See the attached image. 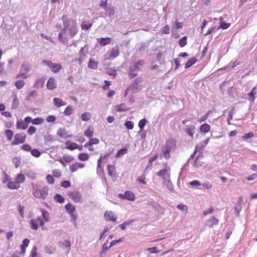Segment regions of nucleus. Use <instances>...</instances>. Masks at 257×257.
I'll return each instance as SVG.
<instances>
[{
	"label": "nucleus",
	"instance_id": "603ef678",
	"mask_svg": "<svg viewBox=\"0 0 257 257\" xmlns=\"http://www.w3.org/2000/svg\"><path fill=\"white\" fill-rule=\"evenodd\" d=\"M63 158L66 163H70L74 159V158L70 155H64Z\"/></svg>",
	"mask_w": 257,
	"mask_h": 257
},
{
	"label": "nucleus",
	"instance_id": "58836bf2",
	"mask_svg": "<svg viewBox=\"0 0 257 257\" xmlns=\"http://www.w3.org/2000/svg\"><path fill=\"white\" fill-rule=\"evenodd\" d=\"M44 81L42 78L37 79L36 81L34 87L37 88H39L43 86Z\"/></svg>",
	"mask_w": 257,
	"mask_h": 257
},
{
	"label": "nucleus",
	"instance_id": "f257e3e1",
	"mask_svg": "<svg viewBox=\"0 0 257 257\" xmlns=\"http://www.w3.org/2000/svg\"><path fill=\"white\" fill-rule=\"evenodd\" d=\"M62 20L63 21V28L61 29V31L58 34V40L62 44L69 46L68 45V39L66 35L73 37L78 32L77 24L75 21L71 19H68L66 15L62 16Z\"/></svg>",
	"mask_w": 257,
	"mask_h": 257
},
{
	"label": "nucleus",
	"instance_id": "cd10ccee",
	"mask_svg": "<svg viewBox=\"0 0 257 257\" xmlns=\"http://www.w3.org/2000/svg\"><path fill=\"white\" fill-rule=\"evenodd\" d=\"M210 129V125L207 123H204L200 126V131L201 133H207Z\"/></svg>",
	"mask_w": 257,
	"mask_h": 257
},
{
	"label": "nucleus",
	"instance_id": "dca6fc26",
	"mask_svg": "<svg viewBox=\"0 0 257 257\" xmlns=\"http://www.w3.org/2000/svg\"><path fill=\"white\" fill-rule=\"evenodd\" d=\"M65 208L67 212L69 214L75 213L76 210L75 206L71 203H67L66 204Z\"/></svg>",
	"mask_w": 257,
	"mask_h": 257
},
{
	"label": "nucleus",
	"instance_id": "423d86ee",
	"mask_svg": "<svg viewBox=\"0 0 257 257\" xmlns=\"http://www.w3.org/2000/svg\"><path fill=\"white\" fill-rule=\"evenodd\" d=\"M26 135L24 134H17L14 136V140L12 142V145L15 146L19 144H22L25 141Z\"/></svg>",
	"mask_w": 257,
	"mask_h": 257
},
{
	"label": "nucleus",
	"instance_id": "7c9ffc66",
	"mask_svg": "<svg viewBox=\"0 0 257 257\" xmlns=\"http://www.w3.org/2000/svg\"><path fill=\"white\" fill-rule=\"evenodd\" d=\"M62 66L60 64L53 63L50 69L53 72L57 73L59 72Z\"/></svg>",
	"mask_w": 257,
	"mask_h": 257
},
{
	"label": "nucleus",
	"instance_id": "b1692460",
	"mask_svg": "<svg viewBox=\"0 0 257 257\" xmlns=\"http://www.w3.org/2000/svg\"><path fill=\"white\" fill-rule=\"evenodd\" d=\"M39 223V221L38 220V217L36 219H32L31 220L30 222V224L31 227L32 229L37 230L38 228V224Z\"/></svg>",
	"mask_w": 257,
	"mask_h": 257
},
{
	"label": "nucleus",
	"instance_id": "de8ad7c7",
	"mask_svg": "<svg viewBox=\"0 0 257 257\" xmlns=\"http://www.w3.org/2000/svg\"><path fill=\"white\" fill-rule=\"evenodd\" d=\"M55 200L60 203H62L64 201V198L60 194H57L54 196Z\"/></svg>",
	"mask_w": 257,
	"mask_h": 257
},
{
	"label": "nucleus",
	"instance_id": "774afa93",
	"mask_svg": "<svg viewBox=\"0 0 257 257\" xmlns=\"http://www.w3.org/2000/svg\"><path fill=\"white\" fill-rule=\"evenodd\" d=\"M36 128L34 126L29 127L28 130V133L29 135H32L36 133Z\"/></svg>",
	"mask_w": 257,
	"mask_h": 257
},
{
	"label": "nucleus",
	"instance_id": "5fc2aeb1",
	"mask_svg": "<svg viewBox=\"0 0 257 257\" xmlns=\"http://www.w3.org/2000/svg\"><path fill=\"white\" fill-rule=\"evenodd\" d=\"M10 180V177L6 174V172H4L3 173V179L2 182L6 183Z\"/></svg>",
	"mask_w": 257,
	"mask_h": 257
},
{
	"label": "nucleus",
	"instance_id": "c85d7f7f",
	"mask_svg": "<svg viewBox=\"0 0 257 257\" xmlns=\"http://www.w3.org/2000/svg\"><path fill=\"white\" fill-rule=\"evenodd\" d=\"M164 184L166 186L168 190L172 191L174 189V186L170 181V179H168L164 181Z\"/></svg>",
	"mask_w": 257,
	"mask_h": 257
},
{
	"label": "nucleus",
	"instance_id": "c756f323",
	"mask_svg": "<svg viewBox=\"0 0 257 257\" xmlns=\"http://www.w3.org/2000/svg\"><path fill=\"white\" fill-rule=\"evenodd\" d=\"M94 129L93 127L89 126L84 132V135L89 138H91L93 135Z\"/></svg>",
	"mask_w": 257,
	"mask_h": 257
},
{
	"label": "nucleus",
	"instance_id": "a18cd8bd",
	"mask_svg": "<svg viewBox=\"0 0 257 257\" xmlns=\"http://www.w3.org/2000/svg\"><path fill=\"white\" fill-rule=\"evenodd\" d=\"M44 122V119L42 117H37L33 119L32 120V123L35 125L41 124Z\"/></svg>",
	"mask_w": 257,
	"mask_h": 257
},
{
	"label": "nucleus",
	"instance_id": "f704fd0d",
	"mask_svg": "<svg viewBox=\"0 0 257 257\" xmlns=\"http://www.w3.org/2000/svg\"><path fill=\"white\" fill-rule=\"evenodd\" d=\"M140 81L138 79H136L134 82L131 84V85L127 88V90L125 91V95L127 94V91L132 89H137L138 88V84L139 83Z\"/></svg>",
	"mask_w": 257,
	"mask_h": 257
},
{
	"label": "nucleus",
	"instance_id": "0eeeda50",
	"mask_svg": "<svg viewBox=\"0 0 257 257\" xmlns=\"http://www.w3.org/2000/svg\"><path fill=\"white\" fill-rule=\"evenodd\" d=\"M69 196L75 202L80 203L82 202L81 194L78 191H73L69 193Z\"/></svg>",
	"mask_w": 257,
	"mask_h": 257
},
{
	"label": "nucleus",
	"instance_id": "20e7f679",
	"mask_svg": "<svg viewBox=\"0 0 257 257\" xmlns=\"http://www.w3.org/2000/svg\"><path fill=\"white\" fill-rule=\"evenodd\" d=\"M49 187L45 186L43 188L36 187L33 188V194L35 197L45 199L48 195Z\"/></svg>",
	"mask_w": 257,
	"mask_h": 257
},
{
	"label": "nucleus",
	"instance_id": "2f4dec72",
	"mask_svg": "<svg viewBox=\"0 0 257 257\" xmlns=\"http://www.w3.org/2000/svg\"><path fill=\"white\" fill-rule=\"evenodd\" d=\"M106 72L108 75L114 78L116 75V71L115 69L111 68H108L106 69Z\"/></svg>",
	"mask_w": 257,
	"mask_h": 257
},
{
	"label": "nucleus",
	"instance_id": "aec40b11",
	"mask_svg": "<svg viewBox=\"0 0 257 257\" xmlns=\"http://www.w3.org/2000/svg\"><path fill=\"white\" fill-rule=\"evenodd\" d=\"M53 102L55 105L57 107H60L66 105V103L65 101L59 98H54L53 99Z\"/></svg>",
	"mask_w": 257,
	"mask_h": 257
},
{
	"label": "nucleus",
	"instance_id": "69168bd1",
	"mask_svg": "<svg viewBox=\"0 0 257 257\" xmlns=\"http://www.w3.org/2000/svg\"><path fill=\"white\" fill-rule=\"evenodd\" d=\"M145 176L144 175H142L139 177L138 178L137 181L139 182L140 184H142L143 185H146L147 184L146 182L145 181Z\"/></svg>",
	"mask_w": 257,
	"mask_h": 257
},
{
	"label": "nucleus",
	"instance_id": "6e6d98bb",
	"mask_svg": "<svg viewBox=\"0 0 257 257\" xmlns=\"http://www.w3.org/2000/svg\"><path fill=\"white\" fill-rule=\"evenodd\" d=\"M107 170L109 175L112 177L113 175V171L115 170V167L114 165H108L107 166Z\"/></svg>",
	"mask_w": 257,
	"mask_h": 257
},
{
	"label": "nucleus",
	"instance_id": "a878e982",
	"mask_svg": "<svg viewBox=\"0 0 257 257\" xmlns=\"http://www.w3.org/2000/svg\"><path fill=\"white\" fill-rule=\"evenodd\" d=\"M197 61V59L195 57H192L189 59L185 64V68L188 69L194 65Z\"/></svg>",
	"mask_w": 257,
	"mask_h": 257
},
{
	"label": "nucleus",
	"instance_id": "2eb2a0df",
	"mask_svg": "<svg viewBox=\"0 0 257 257\" xmlns=\"http://www.w3.org/2000/svg\"><path fill=\"white\" fill-rule=\"evenodd\" d=\"M119 54V48L117 46L113 47L110 53L109 59H114L116 58Z\"/></svg>",
	"mask_w": 257,
	"mask_h": 257
},
{
	"label": "nucleus",
	"instance_id": "864d4df0",
	"mask_svg": "<svg viewBox=\"0 0 257 257\" xmlns=\"http://www.w3.org/2000/svg\"><path fill=\"white\" fill-rule=\"evenodd\" d=\"M89 156L86 153H81L78 156V159L80 161H86L87 160Z\"/></svg>",
	"mask_w": 257,
	"mask_h": 257
},
{
	"label": "nucleus",
	"instance_id": "79ce46f5",
	"mask_svg": "<svg viewBox=\"0 0 257 257\" xmlns=\"http://www.w3.org/2000/svg\"><path fill=\"white\" fill-rule=\"evenodd\" d=\"M25 84L24 80H19L15 82V85L17 89H20L22 88Z\"/></svg>",
	"mask_w": 257,
	"mask_h": 257
},
{
	"label": "nucleus",
	"instance_id": "4468645a",
	"mask_svg": "<svg viewBox=\"0 0 257 257\" xmlns=\"http://www.w3.org/2000/svg\"><path fill=\"white\" fill-rule=\"evenodd\" d=\"M104 10L105 11V15L111 19L112 17L115 14V10L114 8L112 7H108Z\"/></svg>",
	"mask_w": 257,
	"mask_h": 257
},
{
	"label": "nucleus",
	"instance_id": "9b49d317",
	"mask_svg": "<svg viewBox=\"0 0 257 257\" xmlns=\"http://www.w3.org/2000/svg\"><path fill=\"white\" fill-rule=\"evenodd\" d=\"M111 39L109 37L100 38L97 39V41L100 46H104L109 44L111 42Z\"/></svg>",
	"mask_w": 257,
	"mask_h": 257
},
{
	"label": "nucleus",
	"instance_id": "6ab92c4d",
	"mask_svg": "<svg viewBox=\"0 0 257 257\" xmlns=\"http://www.w3.org/2000/svg\"><path fill=\"white\" fill-rule=\"evenodd\" d=\"M17 128L18 129H26L28 125L26 123V122L24 121V120H18L17 122Z\"/></svg>",
	"mask_w": 257,
	"mask_h": 257
},
{
	"label": "nucleus",
	"instance_id": "4c0bfd02",
	"mask_svg": "<svg viewBox=\"0 0 257 257\" xmlns=\"http://www.w3.org/2000/svg\"><path fill=\"white\" fill-rule=\"evenodd\" d=\"M91 116L90 112H86L81 114V118L83 121H88L91 118Z\"/></svg>",
	"mask_w": 257,
	"mask_h": 257
},
{
	"label": "nucleus",
	"instance_id": "c9c22d12",
	"mask_svg": "<svg viewBox=\"0 0 257 257\" xmlns=\"http://www.w3.org/2000/svg\"><path fill=\"white\" fill-rule=\"evenodd\" d=\"M257 93L256 87H253L251 89V91L248 93V95L250 97L251 101H253L255 99V95Z\"/></svg>",
	"mask_w": 257,
	"mask_h": 257
},
{
	"label": "nucleus",
	"instance_id": "39448f33",
	"mask_svg": "<svg viewBox=\"0 0 257 257\" xmlns=\"http://www.w3.org/2000/svg\"><path fill=\"white\" fill-rule=\"evenodd\" d=\"M145 64L143 60H140L138 62L134 63L131 65L129 68L128 75L131 78L136 77L140 70V67L142 66Z\"/></svg>",
	"mask_w": 257,
	"mask_h": 257
},
{
	"label": "nucleus",
	"instance_id": "4d7b16f0",
	"mask_svg": "<svg viewBox=\"0 0 257 257\" xmlns=\"http://www.w3.org/2000/svg\"><path fill=\"white\" fill-rule=\"evenodd\" d=\"M37 91L35 90H33L30 92V93L27 96L26 99L27 100H31V98L33 97H35L37 95Z\"/></svg>",
	"mask_w": 257,
	"mask_h": 257
},
{
	"label": "nucleus",
	"instance_id": "9d476101",
	"mask_svg": "<svg viewBox=\"0 0 257 257\" xmlns=\"http://www.w3.org/2000/svg\"><path fill=\"white\" fill-rule=\"evenodd\" d=\"M104 218L105 219L108 221L115 222L116 220V218L114 216V213L111 211L105 212L104 213Z\"/></svg>",
	"mask_w": 257,
	"mask_h": 257
},
{
	"label": "nucleus",
	"instance_id": "72a5a7b5",
	"mask_svg": "<svg viewBox=\"0 0 257 257\" xmlns=\"http://www.w3.org/2000/svg\"><path fill=\"white\" fill-rule=\"evenodd\" d=\"M111 153H107L105 155H100L99 159L97 161V169H98L100 167V164L101 163V160L105 159H107V158L110 155Z\"/></svg>",
	"mask_w": 257,
	"mask_h": 257
},
{
	"label": "nucleus",
	"instance_id": "338daca9",
	"mask_svg": "<svg viewBox=\"0 0 257 257\" xmlns=\"http://www.w3.org/2000/svg\"><path fill=\"white\" fill-rule=\"evenodd\" d=\"M56 118L54 115H50L46 117V121L48 122H53L55 121Z\"/></svg>",
	"mask_w": 257,
	"mask_h": 257
},
{
	"label": "nucleus",
	"instance_id": "bb28decb",
	"mask_svg": "<svg viewBox=\"0 0 257 257\" xmlns=\"http://www.w3.org/2000/svg\"><path fill=\"white\" fill-rule=\"evenodd\" d=\"M41 211L42 212L43 219L44 221L45 222H49L50 219L49 212L43 209H41Z\"/></svg>",
	"mask_w": 257,
	"mask_h": 257
},
{
	"label": "nucleus",
	"instance_id": "ea45409f",
	"mask_svg": "<svg viewBox=\"0 0 257 257\" xmlns=\"http://www.w3.org/2000/svg\"><path fill=\"white\" fill-rule=\"evenodd\" d=\"M127 153L126 148H122L119 150L115 155L116 158H119Z\"/></svg>",
	"mask_w": 257,
	"mask_h": 257
},
{
	"label": "nucleus",
	"instance_id": "09e8293b",
	"mask_svg": "<svg viewBox=\"0 0 257 257\" xmlns=\"http://www.w3.org/2000/svg\"><path fill=\"white\" fill-rule=\"evenodd\" d=\"M31 153L33 156L36 158L39 157L41 155V153L36 149H32L31 151Z\"/></svg>",
	"mask_w": 257,
	"mask_h": 257
},
{
	"label": "nucleus",
	"instance_id": "052dcab7",
	"mask_svg": "<svg viewBox=\"0 0 257 257\" xmlns=\"http://www.w3.org/2000/svg\"><path fill=\"white\" fill-rule=\"evenodd\" d=\"M13 162L15 164V167L18 168L20 164V158L18 157H15L13 159Z\"/></svg>",
	"mask_w": 257,
	"mask_h": 257
},
{
	"label": "nucleus",
	"instance_id": "6e6552de",
	"mask_svg": "<svg viewBox=\"0 0 257 257\" xmlns=\"http://www.w3.org/2000/svg\"><path fill=\"white\" fill-rule=\"evenodd\" d=\"M118 196L121 199H125L131 201L134 200L135 198V194L130 191H125L124 194H119Z\"/></svg>",
	"mask_w": 257,
	"mask_h": 257
},
{
	"label": "nucleus",
	"instance_id": "a211bd4d",
	"mask_svg": "<svg viewBox=\"0 0 257 257\" xmlns=\"http://www.w3.org/2000/svg\"><path fill=\"white\" fill-rule=\"evenodd\" d=\"M66 148L70 150H74L78 148V145L75 143H72L69 141H67L65 143Z\"/></svg>",
	"mask_w": 257,
	"mask_h": 257
},
{
	"label": "nucleus",
	"instance_id": "bf43d9fd",
	"mask_svg": "<svg viewBox=\"0 0 257 257\" xmlns=\"http://www.w3.org/2000/svg\"><path fill=\"white\" fill-rule=\"evenodd\" d=\"M21 149L27 152L31 151V147L29 144H24L21 147Z\"/></svg>",
	"mask_w": 257,
	"mask_h": 257
},
{
	"label": "nucleus",
	"instance_id": "393cba45",
	"mask_svg": "<svg viewBox=\"0 0 257 257\" xmlns=\"http://www.w3.org/2000/svg\"><path fill=\"white\" fill-rule=\"evenodd\" d=\"M115 109L116 111H125L129 109V108L126 106V105L124 103H121L120 104L117 105L115 107Z\"/></svg>",
	"mask_w": 257,
	"mask_h": 257
},
{
	"label": "nucleus",
	"instance_id": "4be33fe9",
	"mask_svg": "<svg viewBox=\"0 0 257 257\" xmlns=\"http://www.w3.org/2000/svg\"><path fill=\"white\" fill-rule=\"evenodd\" d=\"M7 186L10 189H17L20 187V185H19L17 181L15 180L14 181L8 182Z\"/></svg>",
	"mask_w": 257,
	"mask_h": 257
},
{
	"label": "nucleus",
	"instance_id": "0e129e2a",
	"mask_svg": "<svg viewBox=\"0 0 257 257\" xmlns=\"http://www.w3.org/2000/svg\"><path fill=\"white\" fill-rule=\"evenodd\" d=\"M193 165L195 167H199L200 166H202L203 165V163L202 162H200L198 160V157H197L195 159Z\"/></svg>",
	"mask_w": 257,
	"mask_h": 257
},
{
	"label": "nucleus",
	"instance_id": "412c9836",
	"mask_svg": "<svg viewBox=\"0 0 257 257\" xmlns=\"http://www.w3.org/2000/svg\"><path fill=\"white\" fill-rule=\"evenodd\" d=\"M195 126L190 125L187 127L185 129V132L191 137H193L195 133Z\"/></svg>",
	"mask_w": 257,
	"mask_h": 257
},
{
	"label": "nucleus",
	"instance_id": "e433bc0d",
	"mask_svg": "<svg viewBox=\"0 0 257 257\" xmlns=\"http://www.w3.org/2000/svg\"><path fill=\"white\" fill-rule=\"evenodd\" d=\"M73 107L70 105H68L66 107L64 113L67 116H70L73 113Z\"/></svg>",
	"mask_w": 257,
	"mask_h": 257
},
{
	"label": "nucleus",
	"instance_id": "5701e85b",
	"mask_svg": "<svg viewBox=\"0 0 257 257\" xmlns=\"http://www.w3.org/2000/svg\"><path fill=\"white\" fill-rule=\"evenodd\" d=\"M88 67L91 69H96L98 68V62L90 59L88 63Z\"/></svg>",
	"mask_w": 257,
	"mask_h": 257
},
{
	"label": "nucleus",
	"instance_id": "f3484780",
	"mask_svg": "<svg viewBox=\"0 0 257 257\" xmlns=\"http://www.w3.org/2000/svg\"><path fill=\"white\" fill-rule=\"evenodd\" d=\"M219 223V220L214 216H212L207 221V225L210 227H212L213 225H217Z\"/></svg>",
	"mask_w": 257,
	"mask_h": 257
},
{
	"label": "nucleus",
	"instance_id": "8fccbe9b",
	"mask_svg": "<svg viewBox=\"0 0 257 257\" xmlns=\"http://www.w3.org/2000/svg\"><path fill=\"white\" fill-rule=\"evenodd\" d=\"M147 122V120L146 119L143 118V119H141L139 121V124H138L139 128L141 130H143L145 126L146 125Z\"/></svg>",
	"mask_w": 257,
	"mask_h": 257
},
{
	"label": "nucleus",
	"instance_id": "ddd939ff",
	"mask_svg": "<svg viewBox=\"0 0 257 257\" xmlns=\"http://www.w3.org/2000/svg\"><path fill=\"white\" fill-rule=\"evenodd\" d=\"M57 135L62 138H69L71 135H68L66 130L64 128H59L57 131Z\"/></svg>",
	"mask_w": 257,
	"mask_h": 257
},
{
	"label": "nucleus",
	"instance_id": "3c124183",
	"mask_svg": "<svg viewBox=\"0 0 257 257\" xmlns=\"http://www.w3.org/2000/svg\"><path fill=\"white\" fill-rule=\"evenodd\" d=\"M17 209H18V210L19 214L21 215V217L24 218V209H25L24 206L21 204H19Z\"/></svg>",
	"mask_w": 257,
	"mask_h": 257
},
{
	"label": "nucleus",
	"instance_id": "f8f14e48",
	"mask_svg": "<svg viewBox=\"0 0 257 257\" xmlns=\"http://www.w3.org/2000/svg\"><path fill=\"white\" fill-rule=\"evenodd\" d=\"M47 87L50 90H53L56 87L55 79L54 78L51 77L49 79L47 83Z\"/></svg>",
	"mask_w": 257,
	"mask_h": 257
},
{
	"label": "nucleus",
	"instance_id": "c03bdc74",
	"mask_svg": "<svg viewBox=\"0 0 257 257\" xmlns=\"http://www.w3.org/2000/svg\"><path fill=\"white\" fill-rule=\"evenodd\" d=\"M19 104V101L16 94L14 95V98L13 103L12 104V108L13 109H16Z\"/></svg>",
	"mask_w": 257,
	"mask_h": 257
},
{
	"label": "nucleus",
	"instance_id": "f03ea898",
	"mask_svg": "<svg viewBox=\"0 0 257 257\" xmlns=\"http://www.w3.org/2000/svg\"><path fill=\"white\" fill-rule=\"evenodd\" d=\"M176 147V141L172 139H169L166 142L165 145L163 146L161 155H162L166 159H169L171 157L170 152L175 150Z\"/></svg>",
	"mask_w": 257,
	"mask_h": 257
},
{
	"label": "nucleus",
	"instance_id": "37998d69",
	"mask_svg": "<svg viewBox=\"0 0 257 257\" xmlns=\"http://www.w3.org/2000/svg\"><path fill=\"white\" fill-rule=\"evenodd\" d=\"M5 135L8 141H11L14 136V133L12 130H7L5 131Z\"/></svg>",
	"mask_w": 257,
	"mask_h": 257
},
{
	"label": "nucleus",
	"instance_id": "473e14b6",
	"mask_svg": "<svg viewBox=\"0 0 257 257\" xmlns=\"http://www.w3.org/2000/svg\"><path fill=\"white\" fill-rule=\"evenodd\" d=\"M45 251L49 254H53L55 252L56 250V248L55 246H53L52 245H47L45 247Z\"/></svg>",
	"mask_w": 257,
	"mask_h": 257
},
{
	"label": "nucleus",
	"instance_id": "680f3d73",
	"mask_svg": "<svg viewBox=\"0 0 257 257\" xmlns=\"http://www.w3.org/2000/svg\"><path fill=\"white\" fill-rule=\"evenodd\" d=\"M178 209L185 212H187L188 210V207L186 205L180 204L177 206Z\"/></svg>",
	"mask_w": 257,
	"mask_h": 257
},
{
	"label": "nucleus",
	"instance_id": "7ed1b4c3",
	"mask_svg": "<svg viewBox=\"0 0 257 257\" xmlns=\"http://www.w3.org/2000/svg\"><path fill=\"white\" fill-rule=\"evenodd\" d=\"M31 65L28 62H24L21 65L19 72L16 76V78L27 79L30 77L29 71L31 70Z\"/></svg>",
	"mask_w": 257,
	"mask_h": 257
},
{
	"label": "nucleus",
	"instance_id": "49530a36",
	"mask_svg": "<svg viewBox=\"0 0 257 257\" xmlns=\"http://www.w3.org/2000/svg\"><path fill=\"white\" fill-rule=\"evenodd\" d=\"M187 39V36H184L181 39L179 40L178 44L181 47H183L186 45Z\"/></svg>",
	"mask_w": 257,
	"mask_h": 257
},
{
	"label": "nucleus",
	"instance_id": "13d9d810",
	"mask_svg": "<svg viewBox=\"0 0 257 257\" xmlns=\"http://www.w3.org/2000/svg\"><path fill=\"white\" fill-rule=\"evenodd\" d=\"M124 125L128 130H132L134 128V123L131 121H126L124 123Z\"/></svg>",
	"mask_w": 257,
	"mask_h": 257
},
{
	"label": "nucleus",
	"instance_id": "a19ab883",
	"mask_svg": "<svg viewBox=\"0 0 257 257\" xmlns=\"http://www.w3.org/2000/svg\"><path fill=\"white\" fill-rule=\"evenodd\" d=\"M15 180L19 185H20L21 183H22L25 181V178L23 174H19L17 175Z\"/></svg>",
	"mask_w": 257,
	"mask_h": 257
},
{
	"label": "nucleus",
	"instance_id": "1a4fd4ad",
	"mask_svg": "<svg viewBox=\"0 0 257 257\" xmlns=\"http://www.w3.org/2000/svg\"><path fill=\"white\" fill-rule=\"evenodd\" d=\"M157 175L161 177L164 181L168 179H170V171L167 169H162L160 170L157 173Z\"/></svg>",
	"mask_w": 257,
	"mask_h": 257
},
{
	"label": "nucleus",
	"instance_id": "e2e57ef3",
	"mask_svg": "<svg viewBox=\"0 0 257 257\" xmlns=\"http://www.w3.org/2000/svg\"><path fill=\"white\" fill-rule=\"evenodd\" d=\"M61 186L64 188H67L71 186V183L69 181H64L61 182Z\"/></svg>",
	"mask_w": 257,
	"mask_h": 257
}]
</instances>
